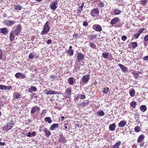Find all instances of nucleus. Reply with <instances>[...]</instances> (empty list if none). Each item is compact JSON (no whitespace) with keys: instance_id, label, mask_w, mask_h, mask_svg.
I'll return each mask as SVG.
<instances>
[{"instance_id":"obj_52","label":"nucleus","mask_w":148,"mask_h":148,"mask_svg":"<svg viewBox=\"0 0 148 148\" xmlns=\"http://www.w3.org/2000/svg\"><path fill=\"white\" fill-rule=\"evenodd\" d=\"M144 41L147 42L148 41V35H145L144 37Z\"/></svg>"},{"instance_id":"obj_64","label":"nucleus","mask_w":148,"mask_h":148,"mask_svg":"<svg viewBox=\"0 0 148 148\" xmlns=\"http://www.w3.org/2000/svg\"><path fill=\"white\" fill-rule=\"evenodd\" d=\"M5 143L4 142H0V145L3 146L5 145Z\"/></svg>"},{"instance_id":"obj_46","label":"nucleus","mask_w":148,"mask_h":148,"mask_svg":"<svg viewBox=\"0 0 148 148\" xmlns=\"http://www.w3.org/2000/svg\"><path fill=\"white\" fill-rule=\"evenodd\" d=\"M21 75V73L18 72L16 73L15 75V76L17 79H18L19 77H20Z\"/></svg>"},{"instance_id":"obj_21","label":"nucleus","mask_w":148,"mask_h":148,"mask_svg":"<svg viewBox=\"0 0 148 148\" xmlns=\"http://www.w3.org/2000/svg\"><path fill=\"white\" fill-rule=\"evenodd\" d=\"M59 124L58 123H54L52 124L50 127L49 130L51 131L54 130L56 128L58 127Z\"/></svg>"},{"instance_id":"obj_19","label":"nucleus","mask_w":148,"mask_h":148,"mask_svg":"<svg viewBox=\"0 0 148 148\" xmlns=\"http://www.w3.org/2000/svg\"><path fill=\"white\" fill-rule=\"evenodd\" d=\"M84 2H83L81 6H79L77 8V14H80L83 10V8L84 6Z\"/></svg>"},{"instance_id":"obj_7","label":"nucleus","mask_w":148,"mask_h":148,"mask_svg":"<svg viewBox=\"0 0 148 148\" xmlns=\"http://www.w3.org/2000/svg\"><path fill=\"white\" fill-rule=\"evenodd\" d=\"M44 94L47 95H53L58 94L59 92L56 91H53L52 90H48L47 89H45L43 91Z\"/></svg>"},{"instance_id":"obj_23","label":"nucleus","mask_w":148,"mask_h":148,"mask_svg":"<svg viewBox=\"0 0 148 148\" xmlns=\"http://www.w3.org/2000/svg\"><path fill=\"white\" fill-rule=\"evenodd\" d=\"M116 128V124L114 123L109 125V129L111 131H114Z\"/></svg>"},{"instance_id":"obj_62","label":"nucleus","mask_w":148,"mask_h":148,"mask_svg":"<svg viewBox=\"0 0 148 148\" xmlns=\"http://www.w3.org/2000/svg\"><path fill=\"white\" fill-rule=\"evenodd\" d=\"M36 132H33L32 133V136H34L36 135Z\"/></svg>"},{"instance_id":"obj_31","label":"nucleus","mask_w":148,"mask_h":148,"mask_svg":"<svg viewBox=\"0 0 148 148\" xmlns=\"http://www.w3.org/2000/svg\"><path fill=\"white\" fill-rule=\"evenodd\" d=\"M129 93L131 97L134 96L135 95V91L133 88L131 89L129 91Z\"/></svg>"},{"instance_id":"obj_27","label":"nucleus","mask_w":148,"mask_h":148,"mask_svg":"<svg viewBox=\"0 0 148 148\" xmlns=\"http://www.w3.org/2000/svg\"><path fill=\"white\" fill-rule=\"evenodd\" d=\"M118 66L121 68L123 71L125 72L127 70V67H125L124 66L121 64H119Z\"/></svg>"},{"instance_id":"obj_17","label":"nucleus","mask_w":148,"mask_h":148,"mask_svg":"<svg viewBox=\"0 0 148 148\" xmlns=\"http://www.w3.org/2000/svg\"><path fill=\"white\" fill-rule=\"evenodd\" d=\"M140 114L138 112H136L134 115V118L136 122L139 123L140 122L139 119Z\"/></svg>"},{"instance_id":"obj_60","label":"nucleus","mask_w":148,"mask_h":148,"mask_svg":"<svg viewBox=\"0 0 148 148\" xmlns=\"http://www.w3.org/2000/svg\"><path fill=\"white\" fill-rule=\"evenodd\" d=\"M27 136H28V137H32V133H31V132H29L28 133V134H27Z\"/></svg>"},{"instance_id":"obj_37","label":"nucleus","mask_w":148,"mask_h":148,"mask_svg":"<svg viewBox=\"0 0 148 148\" xmlns=\"http://www.w3.org/2000/svg\"><path fill=\"white\" fill-rule=\"evenodd\" d=\"M131 46L134 48H136L138 46V44L136 42H132L131 43Z\"/></svg>"},{"instance_id":"obj_2","label":"nucleus","mask_w":148,"mask_h":148,"mask_svg":"<svg viewBox=\"0 0 148 148\" xmlns=\"http://www.w3.org/2000/svg\"><path fill=\"white\" fill-rule=\"evenodd\" d=\"M49 22L47 21L44 25L43 30L41 33V34L44 35L48 33L50 30V27L49 26Z\"/></svg>"},{"instance_id":"obj_29","label":"nucleus","mask_w":148,"mask_h":148,"mask_svg":"<svg viewBox=\"0 0 148 148\" xmlns=\"http://www.w3.org/2000/svg\"><path fill=\"white\" fill-rule=\"evenodd\" d=\"M13 31H12L10 33V40L11 41H13L14 39L15 36L14 34Z\"/></svg>"},{"instance_id":"obj_15","label":"nucleus","mask_w":148,"mask_h":148,"mask_svg":"<svg viewBox=\"0 0 148 148\" xmlns=\"http://www.w3.org/2000/svg\"><path fill=\"white\" fill-rule=\"evenodd\" d=\"M40 111V108L38 106H36L32 108L31 111V114H33L36 111Z\"/></svg>"},{"instance_id":"obj_18","label":"nucleus","mask_w":148,"mask_h":148,"mask_svg":"<svg viewBox=\"0 0 148 148\" xmlns=\"http://www.w3.org/2000/svg\"><path fill=\"white\" fill-rule=\"evenodd\" d=\"M43 131L45 133V135L47 137H49L51 135V132L47 128H45L44 129Z\"/></svg>"},{"instance_id":"obj_61","label":"nucleus","mask_w":148,"mask_h":148,"mask_svg":"<svg viewBox=\"0 0 148 148\" xmlns=\"http://www.w3.org/2000/svg\"><path fill=\"white\" fill-rule=\"evenodd\" d=\"M143 60H145L148 61V55L145 56L143 58Z\"/></svg>"},{"instance_id":"obj_42","label":"nucleus","mask_w":148,"mask_h":148,"mask_svg":"<svg viewBox=\"0 0 148 148\" xmlns=\"http://www.w3.org/2000/svg\"><path fill=\"white\" fill-rule=\"evenodd\" d=\"M14 6L15 9L16 10H20L22 8V7L20 5H14Z\"/></svg>"},{"instance_id":"obj_26","label":"nucleus","mask_w":148,"mask_h":148,"mask_svg":"<svg viewBox=\"0 0 148 148\" xmlns=\"http://www.w3.org/2000/svg\"><path fill=\"white\" fill-rule=\"evenodd\" d=\"M37 90V88L34 86H32L28 89V91L29 92H31L32 91H36Z\"/></svg>"},{"instance_id":"obj_16","label":"nucleus","mask_w":148,"mask_h":148,"mask_svg":"<svg viewBox=\"0 0 148 148\" xmlns=\"http://www.w3.org/2000/svg\"><path fill=\"white\" fill-rule=\"evenodd\" d=\"M110 57L112 56V54L108 52H105L102 53V56L104 58L108 59V56Z\"/></svg>"},{"instance_id":"obj_3","label":"nucleus","mask_w":148,"mask_h":148,"mask_svg":"<svg viewBox=\"0 0 148 148\" xmlns=\"http://www.w3.org/2000/svg\"><path fill=\"white\" fill-rule=\"evenodd\" d=\"M14 125V123L13 121H11L8 123L3 128V130L5 131L10 130L11 129Z\"/></svg>"},{"instance_id":"obj_4","label":"nucleus","mask_w":148,"mask_h":148,"mask_svg":"<svg viewBox=\"0 0 148 148\" xmlns=\"http://www.w3.org/2000/svg\"><path fill=\"white\" fill-rule=\"evenodd\" d=\"M58 141L59 143L61 144H64L66 142V139L62 133L59 135Z\"/></svg>"},{"instance_id":"obj_54","label":"nucleus","mask_w":148,"mask_h":148,"mask_svg":"<svg viewBox=\"0 0 148 148\" xmlns=\"http://www.w3.org/2000/svg\"><path fill=\"white\" fill-rule=\"evenodd\" d=\"M99 4L100 6L101 7H103L104 6V4L103 2H101Z\"/></svg>"},{"instance_id":"obj_40","label":"nucleus","mask_w":148,"mask_h":148,"mask_svg":"<svg viewBox=\"0 0 148 148\" xmlns=\"http://www.w3.org/2000/svg\"><path fill=\"white\" fill-rule=\"evenodd\" d=\"M67 52L71 56H72L73 55L74 51L73 49H69Z\"/></svg>"},{"instance_id":"obj_57","label":"nucleus","mask_w":148,"mask_h":148,"mask_svg":"<svg viewBox=\"0 0 148 148\" xmlns=\"http://www.w3.org/2000/svg\"><path fill=\"white\" fill-rule=\"evenodd\" d=\"M83 25L84 27H87L88 25V23L86 21H84L83 23Z\"/></svg>"},{"instance_id":"obj_35","label":"nucleus","mask_w":148,"mask_h":148,"mask_svg":"<svg viewBox=\"0 0 148 148\" xmlns=\"http://www.w3.org/2000/svg\"><path fill=\"white\" fill-rule=\"evenodd\" d=\"M109 90V88L107 87H105L103 88V90L102 91V93L103 94H106Z\"/></svg>"},{"instance_id":"obj_32","label":"nucleus","mask_w":148,"mask_h":148,"mask_svg":"<svg viewBox=\"0 0 148 148\" xmlns=\"http://www.w3.org/2000/svg\"><path fill=\"white\" fill-rule=\"evenodd\" d=\"M44 121L50 124L52 122L51 119L49 117H45L44 119Z\"/></svg>"},{"instance_id":"obj_10","label":"nucleus","mask_w":148,"mask_h":148,"mask_svg":"<svg viewBox=\"0 0 148 148\" xmlns=\"http://www.w3.org/2000/svg\"><path fill=\"white\" fill-rule=\"evenodd\" d=\"M15 23V21H14L5 20L3 22L4 24L6 26H9L11 25L14 24Z\"/></svg>"},{"instance_id":"obj_22","label":"nucleus","mask_w":148,"mask_h":148,"mask_svg":"<svg viewBox=\"0 0 148 148\" xmlns=\"http://www.w3.org/2000/svg\"><path fill=\"white\" fill-rule=\"evenodd\" d=\"M121 144V142L120 141H119L112 146L111 148H119Z\"/></svg>"},{"instance_id":"obj_63","label":"nucleus","mask_w":148,"mask_h":148,"mask_svg":"<svg viewBox=\"0 0 148 148\" xmlns=\"http://www.w3.org/2000/svg\"><path fill=\"white\" fill-rule=\"evenodd\" d=\"M32 96H33L34 98H38L37 95L35 94H33V95H32Z\"/></svg>"},{"instance_id":"obj_34","label":"nucleus","mask_w":148,"mask_h":148,"mask_svg":"<svg viewBox=\"0 0 148 148\" xmlns=\"http://www.w3.org/2000/svg\"><path fill=\"white\" fill-rule=\"evenodd\" d=\"M89 103V101L88 100H84L83 101V102L82 103H81V105L83 107H84L86 105L88 104Z\"/></svg>"},{"instance_id":"obj_48","label":"nucleus","mask_w":148,"mask_h":148,"mask_svg":"<svg viewBox=\"0 0 148 148\" xmlns=\"http://www.w3.org/2000/svg\"><path fill=\"white\" fill-rule=\"evenodd\" d=\"M46 113H47L46 110L44 109V110H43L41 111V112L40 113V114L41 115H43V116H44L45 115Z\"/></svg>"},{"instance_id":"obj_13","label":"nucleus","mask_w":148,"mask_h":148,"mask_svg":"<svg viewBox=\"0 0 148 148\" xmlns=\"http://www.w3.org/2000/svg\"><path fill=\"white\" fill-rule=\"evenodd\" d=\"M120 21V19L118 17H115L111 20L110 23L112 25H114L116 24L118 22H119Z\"/></svg>"},{"instance_id":"obj_12","label":"nucleus","mask_w":148,"mask_h":148,"mask_svg":"<svg viewBox=\"0 0 148 148\" xmlns=\"http://www.w3.org/2000/svg\"><path fill=\"white\" fill-rule=\"evenodd\" d=\"M84 58V56L82 53L79 52L77 54V58L78 62H80L81 61L83 60Z\"/></svg>"},{"instance_id":"obj_39","label":"nucleus","mask_w":148,"mask_h":148,"mask_svg":"<svg viewBox=\"0 0 148 148\" xmlns=\"http://www.w3.org/2000/svg\"><path fill=\"white\" fill-rule=\"evenodd\" d=\"M77 95L79 98V99H84L86 98V96L85 95H81L80 94H78Z\"/></svg>"},{"instance_id":"obj_36","label":"nucleus","mask_w":148,"mask_h":148,"mask_svg":"<svg viewBox=\"0 0 148 148\" xmlns=\"http://www.w3.org/2000/svg\"><path fill=\"white\" fill-rule=\"evenodd\" d=\"M140 2L142 5H145L147 3L148 0H141Z\"/></svg>"},{"instance_id":"obj_43","label":"nucleus","mask_w":148,"mask_h":148,"mask_svg":"<svg viewBox=\"0 0 148 148\" xmlns=\"http://www.w3.org/2000/svg\"><path fill=\"white\" fill-rule=\"evenodd\" d=\"M89 45L90 47L93 49H95L96 47L95 44L91 42H89Z\"/></svg>"},{"instance_id":"obj_30","label":"nucleus","mask_w":148,"mask_h":148,"mask_svg":"<svg viewBox=\"0 0 148 148\" xmlns=\"http://www.w3.org/2000/svg\"><path fill=\"white\" fill-rule=\"evenodd\" d=\"M140 109L143 112H145L147 110V107L145 105H142L140 106Z\"/></svg>"},{"instance_id":"obj_9","label":"nucleus","mask_w":148,"mask_h":148,"mask_svg":"<svg viewBox=\"0 0 148 148\" xmlns=\"http://www.w3.org/2000/svg\"><path fill=\"white\" fill-rule=\"evenodd\" d=\"M99 13V11L98 8H96L92 9L91 11L90 14L93 17L95 16L96 15H98Z\"/></svg>"},{"instance_id":"obj_25","label":"nucleus","mask_w":148,"mask_h":148,"mask_svg":"<svg viewBox=\"0 0 148 148\" xmlns=\"http://www.w3.org/2000/svg\"><path fill=\"white\" fill-rule=\"evenodd\" d=\"M126 122L125 120L121 121L118 124V126L120 127H123L126 124Z\"/></svg>"},{"instance_id":"obj_47","label":"nucleus","mask_w":148,"mask_h":148,"mask_svg":"<svg viewBox=\"0 0 148 148\" xmlns=\"http://www.w3.org/2000/svg\"><path fill=\"white\" fill-rule=\"evenodd\" d=\"M0 89L2 90H6V86L3 85H0Z\"/></svg>"},{"instance_id":"obj_55","label":"nucleus","mask_w":148,"mask_h":148,"mask_svg":"<svg viewBox=\"0 0 148 148\" xmlns=\"http://www.w3.org/2000/svg\"><path fill=\"white\" fill-rule=\"evenodd\" d=\"M140 35V34L137 33L134 34V36L137 39L138 38Z\"/></svg>"},{"instance_id":"obj_56","label":"nucleus","mask_w":148,"mask_h":148,"mask_svg":"<svg viewBox=\"0 0 148 148\" xmlns=\"http://www.w3.org/2000/svg\"><path fill=\"white\" fill-rule=\"evenodd\" d=\"M20 77H21L22 79H24L25 78L26 76L24 74L21 73Z\"/></svg>"},{"instance_id":"obj_41","label":"nucleus","mask_w":148,"mask_h":148,"mask_svg":"<svg viewBox=\"0 0 148 148\" xmlns=\"http://www.w3.org/2000/svg\"><path fill=\"white\" fill-rule=\"evenodd\" d=\"M141 129L138 126L134 128V130L136 132H139L140 131Z\"/></svg>"},{"instance_id":"obj_53","label":"nucleus","mask_w":148,"mask_h":148,"mask_svg":"<svg viewBox=\"0 0 148 148\" xmlns=\"http://www.w3.org/2000/svg\"><path fill=\"white\" fill-rule=\"evenodd\" d=\"M3 57V52L2 50L0 48V59H1Z\"/></svg>"},{"instance_id":"obj_28","label":"nucleus","mask_w":148,"mask_h":148,"mask_svg":"<svg viewBox=\"0 0 148 148\" xmlns=\"http://www.w3.org/2000/svg\"><path fill=\"white\" fill-rule=\"evenodd\" d=\"M145 138V136L144 135L142 134L140 135L138 137L137 140V142L138 143L142 142L143 140H144Z\"/></svg>"},{"instance_id":"obj_45","label":"nucleus","mask_w":148,"mask_h":148,"mask_svg":"<svg viewBox=\"0 0 148 148\" xmlns=\"http://www.w3.org/2000/svg\"><path fill=\"white\" fill-rule=\"evenodd\" d=\"M34 52L30 53L28 56L29 58L31 59H32L34 55Z\"/></svg>"},{"instance_id":"obj_49","label":"nucleus","mask_w":148,"mask_h":148,"mask_svg":"<svg viewBox=\"0 0 148 148\" xmlns=\"http://www.w3.org/2000/svg\"><path fill=\"white\" fill-rule=\"evenodd\" d=\"M97 35H94V36H90L88 38H89L90 40H93L95 39L97 37Z\"/></svg>"},{"instance_id":"obj_20","label":"nucleus","mask_w":148,"mask_h":148,"mask_svg":"<svg viewBox=\"0 0 148 148\" xmlns=\"http://www.w3.org/2000/svg\"><path fill=\"white\" fill-rule=\"evenodd\" d=\"M0 32L4 35H6L8 32V30L6 27L0 29Z\"/></svg>"},{"instance_id":"obj_58","label":"nucleus","mask_w":148,"mask_h":148,"mask_svg":"<svg viewBox=\"0 0 148 148\" xmlns=\"http://www.w3.org/2000/svg\"><path fill=\"white\" fill-rule=\"evenodd\" d=\"M52 40L51 39H49L47 42V44L48 45L51 44V43Z\"/></svg>"},{"instance_id":"obj_5","label":"nucleus","mask_w":148,"mask_h":148,"mask_svg":"<svg viewBox=\"0 0 148 148\" xmlns=\"http://www.w3.org/2000/svg\"><path fill=\"white\" fill-rule=\"evenodd\" d=\"M71 90L69 88H67L66 90L64 97L66 98H70L71 97Z\"/></svg>"},{"instance_id":"obj_51","label":"nucleus","mask_w":148,"mask_h":148,"mask_svg":"<svg viewBox=\"0 0 148 148\" xmlns=\"http://www.w3.org/2000/svg\"><path fill=\"white\" fill-rule=\"evenodd\" d=\"M127 39V37L125 36H123L121 37V39L123 41H125Z\"/></svg>"},{"instance_id":"obj_14","label":"nucleus","mask_w":148,"mask_h":148,"mask_svg":"<svg viewBox=\"0 0 148 148\" xmlns=\"http://www.w3.org/2000/svg\"><path fill=\"white\" fill-rule=\"evenodd\" d=\"M75 79L73 77H71L68 79L67 81L69 85H72L75 83Z\"/></svg>"},{"instance_id":"obj_8","label":"nucleus","mask_w":148,"mask_h":148,"mask_svg":"<svg viewBox=\"0 0 148 148\" xmlns=\"http://www.w3.org/2000/svg\"><path fill=\"white\" fill-rule=\"evenodd\" d=\"M58 6V3L57 1L53 2L49 7L53 11H55Z\"/></svg>"},{"instance_id":"obj_33","label":"nucleus","mask_w":148,"mask_h":148,"mask_svg":"<svg viewBox=\"0 0 148 148\" xmlns=\"http://www.w3.org/2000/svg\"><path fill=\"white\" fill-rule=\"evenodd\" d=\"M121 12V10L119 9H116L114 11L113 13L114 15H118L120 14Z\"/></svg>"},{"instance_id":"obj_50","label":"nucleus","mask_w":148,"mask_h":148,"mask_svg":"<svg viewBox=\"0 0 148 148\" xmlns=\"http://www.w3.org/2000/svg\"><path fill=\"white\" fill-rule=\"evenodd\" d=\"M144 29L143 28L141 29H140V30H139V31H138L137 32V33L140 34V35L142 32H143L144 30Z\"/></svg>"},{"instance_id":"obj_59","label":"nucleus","mask_w":148,"mask_h":148,"mask_svg":"<svg viewBox=\"0 0 148 148\" xmlns=\"http://www.w3.org/2000/svg\"><path fill=\"white\" fill-rule=\"evenodd\" d=\"M73 37L74 38H77L79 37L78 35L77 34H73Z\"/></svg>"},{"instance_id":"obj_44","label":"nucleus","mask_w":148,"mask_h":148,"mask_svg":"<svg viewBox=\"0 0 148 148\" xmlns=\"http://www.w3.org/2000/svg\"><path fill=\"white\" fill-rule=\"evenodd\" d=\"M97 114H98L99 115L103 116L104 114V112L102 110H101L100 111H98L97 112Z\"/></svg>"},{"instance_id":"obj_1","label":"nucleus","mask_w":148,"mask_h":148,"mask_svg":"<svg viewBox=\"0 0 148 148\" xmlns=\"http://www.w3.org/2000/svg\"><path fill=\"white\" fill-rule=\"evenodd\" d=\"M90 79L89 74H86L84 75L82 77V79L80 80V84L83 85L87 84L89 82Z\"/></svg>"},{"instance_id":"obj_24","label":"nucleus","mask_w":148,"mask_h":148,"mask_svg":"<svg viewBox=\"0 0 148 148\" xmlns=\"http://www.w3.org/2000/svg\"><path fill=\"white\" fill-rule=\"evenodd\" d=\"M21 97V95L18 93H14L13 95V100H15V98L19 99Z\"/></svg>"},{"instance_id":"obj_6","label":"nucleus","mask_w":148,"mask_h":148,"mask_svg":"<svg viewBox=\"0 0 148 148\" xmlns=\"http://www.w3.org/2000/svg\"><path fill=\"white\" fill-rule=\"evenodd\" d=\"M92 28L95 31L98 32H101L102 30V27L99 24H96L93 25Z\"/></svg>"},{"instance_id":"obj_38","label":"nucleus","mask_w":148,"mask_h":148,"mask_svg":"<svg viewBox=\"0 0 148 148\" xmlns=\"http://www.w3.org/2000/svg\"><path fill=\"white\" fill-rule=\"evenodd\" d=\"M136 103L135 101H133L130 103V105L133 108H135L136 107Z\"/></svg>"},{"instance_id":"obj_11","label":"nucleus","mask_w":148,"mask_h":148,"mask_svg":"<svg viewBox=\"0 0 148 148\" xmlns=\"http://www.w3.org/2000/svg\"><path fill=\"white\" fill-rule=\"evenodd\" d=\"M21 27L20 25H18L17 26L16 28L15 29L14 32L15 35L17 36L21 32Z\"/></svg>"}]
</instances>
